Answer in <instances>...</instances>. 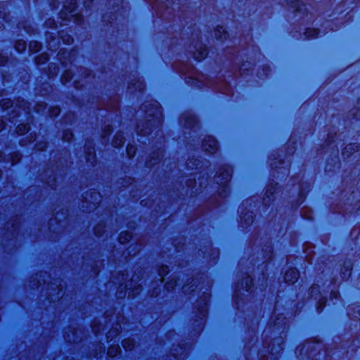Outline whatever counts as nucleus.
I'll list each match as a JSON object with an SVG mask.
<instances>
[{"label":"nucleus","instance_id":"1","mask_svg":"<svg viewBox=\"0 0 360 360\" xmlns=\"http://www.w3.org/2000/svg\"><path fill=\"white\" fill-rule=\"evenodd\" d=\"M276 303L274 315L262 334L264 349L258 353L259 360H276L283 350V338L287 328L286 318L278 313Z\"/></svg>","mask_w":360,"mask_h":360},{"label":"nucleus","instance_id":"2","mask_svg":"<svg viewBox=\"0 0 360 360\" xmlns=\"http://www.w3.org/2000/svg\"><path fill=\"white\" fill-rule=\"evenodd\" d=\"M142 109L146 113L147 126L146 128H141V126L139 125V134L147 136L155 129L159 132L162 123V112L160 104L156 101H148L143 105Z\"/></svg>","mask_w":360,"mask_h":360},{"label":"nucleus","instance_id":"3","mask_svg":"<svg viewBox=\"0 0 360 360\" xmlns=\"http://www.w3.org/2000/svg\"><path fill=\"white\" fill-rule=\"evenodd\" d=\"M121 279L120 278H117V281L114 280V276L112 278V282L118 284L119 286L117 288V298H122L126 295V290L123 291L122 289L128 290V297H134L136 295L139 294L141 290V284H139L136 285H133V282L135 281V276H133L132 279L129 281L127 283H126L124 286L123 282L126 281L127 275L125 274H122Z\"/></svg>","mask_w":360,"mask_h":360},{"label":"nucleus","instance_id":"4","mask_svg":"<svg viewBox=\"0 0 360 360\" xmlns=\"http://www.w3.org/2000/svg\"><path fill=\"white\" fill-rule=\"evenodd\" d=\"M200 32L193 30L191 32V37L188 38L190 42L189 52L192 53L193 58L197 60H201L207 56V49L200 41Z\"/></svg>","mask_w":360,"mask_h":360},{"label":"nucleus","instance_id":"5","mask_svg":"<svg viewBox=\"0 0 360 360\" xmlns=\"http://www.w3.org/2000/svg\"><path fill=\"white\" fill-rule=\"evenodd\" d=\"M210 297V294L203 292L200 299L197 301L195 309H196L195 317L196 326L198 330L200 331L204 326V319L207 315V305Z\"/></svg>","mask_w":360,"mask_h":360},{"label":"nucleus","instance_id":"6","mask_svg":"<svg viewBox=\"0 0 360 360\" xmlns=\"http://www.w3.org/2000/svg\"><path fill=\"white\" fill-rule=\"evenodd\" d=\"M232 168L229 165L222 166L218 174L215 176V181L219 185V195L224 197L226 195L229 191L228 184L232 176Z\"/></svg>","mask_w":360,"mask_h":360},{"label":"nucleus","instance_id":"7","mask_svg":"<svg viewBox=\"0 0 360 360\" xmlns=\"http://www.w3.org/2000/svg\"><path fill=\"white\" fill-rule=\"evenodd\" d=\"M77 3L76 0H68L65 2L63 8L60 13V18L68 21H73L79 23L82 20V15L80 13H73Z\"/></svg>","mask_w":360,"mask_h":360},{"label":"nucleus","instance_id":"8","mask_svg":"<svg viewBox=\"0 0 360 360\" xmlns=\"http://www.w3.org/2000/svg\"><path fill=\"white\" fill-rule=\"evenodd\" d=\"M82 207L85 208L86 212H90L91 210L96 209L101 200V197L100 193L96 191H89L86 193Z\"/></svg>","mask_w":360,"mask_h":360},{"label":"nucleus","instance_id":"9","mask_svg":"<svg viewBox=\"0 0 360 360\" xmlns=\"http://www.w3.org/2000/svg\"><path fill=\"white\" fill-rule=\"evenodd\" d=\"M309 294L311 297H314L315 300L318 299L319 297L317 303V311L318 313L321 312L326 305V299L320 293L319 286L318 285H313L309 290Z\"/></svg>","mask_w":360,"mask_h":360},{"label":"nucleus","instance_id":"10","mask_svg":"<svg viewBox=\"0 0 360 360\" xmlns=\"http://www.w3.org/2000/svg\"><path fill=\"white\" fill-rule=\"evenodd\" d=\"M204 150L210 153H214L218 150V143L212 136H206L202 143Z\"/></svg>","mask_w":360,"mask_h":360},{"label":"nucleus","instance_id":"11","mask_svg":"<svg viewBox=\"0 0 360 360\" xmlns=\"http://www.w3.org/2000/svg\"><path fill=\"white\" fill-rule=\"evenodd\" d=\"M20 222L18 219H14L11 223L6 224V232L5 233L6 238H14L18 233Z\"/></svg>","mask_w":360,"mask_h":360},{"label":"nucleus","instance_id":"12","mask_svg":"<svg viewBox=\"0 0 360 360\" xmlns=\"http://www.w3.org/2000/svg\"><path fill=\"white\" fill-rule=\"evenodd\" d=\"M46 41L48 43V47L51 51H56L60 46V38L56 37V33L46 32Z\"/></svg>","mask_w":360,"mask_h":360},{"label":"nucleus","instance_id":"13","mask_svg":"<svg viewBox=\"0 0 360 360\" xmlns=\"http://www.w3.org/2000/svg\"><path fill=\"white\" fill-rule=\"evenodd\" d=\"M169 272V269L167 266H162L159 271L158 274L159 276L161 277L160 279V284L158 285V287L155 288L153 290H150V295L152 297L158 296L160 292V285L163 283L164 278L163 277L166 276Z\"/></svg>","mask_w":360,"mask_h":360},{"label":"nucleus","instance_id":"14","mask_svg":"<svg viewBox=\"0 0 360 360\" xmlns=\"http://www.w3.org/2000/svg\"><path fill=\"white\" fill-rule=\"evenodd\" d=\"M278 186L277 184H271L268 185L265 195L263 198V202L264 205H267L270 202V201L274 200L275 198V194L277 193Z\"/></svg>","mask_w":360,"mask_h":360},{"label":"nucleus","instance_id":"15","mask_svg":"<svg viewBox=\"0 0 360 360\" xmlns=\"http://www.w3.org/2000/svg\"><path fill=\"white\" fill-rule=\"evenodd\" d=\"M49 290H51L54 292V293L50 292L48 295L47 300L49 302H54L60 297L63 298V294H62V288H60V285L52 284L49 288Z\"/></svg>","mask_w":360,"mask_h":360},{"label":"nucleus","instance_id":"16","mask_svg":"<svg viewBox=\"0 0 360 360\" xmlns=\"http://www.w3.org/2000/svg\"><path fill=\"white\" fill-rule=\"evenodd\" d=\"M181 120L184 122V124L186 128L194 129L198 124L196 117L190 113L183 115L181 117Z\"/></svg>","mask_w":360,"mask_h":360},{"label":"nucleus","instance_id":"17","mask_svg":"<svg viewBox=\"0 0 360 360\" xmlns=\"http://www.w3.org/2000/svg\"><path fill=\"white\" fill-rule=\"evenodd\" d=\"M86 153V162H90L92 165H94L96 160L95 149L91 143L88 142L84 146Z\"/></svg>","mask_w":360,"mask_h":360},{"label":"nucleus","instance_id":"18","mask_svg":"<svg viewBox=\"0 0 360 360\" xmlns=\"http://www.w3.org/2000/svg\"><path fill=\"white\" fill-rule=\"evenodd\" d=\"M163 148H159L158 152L156 153H154L150 160L147 161L146 166L148 167H153L159 164L163 157Z\"/></svg>","mask_w":360,"mask_h":360},{"label":"nucleus","instance_id":"19","mask_svg":"<svg viewBox=\"0 0 360 360\" xmlns=\"http://www.w3.org/2000/svg\"><path fill=\"white\" fill-rule=\"evenodd\" d=\"M64 338L66 342L75 343L81 340L75 328H70L65 331Z\"/></svg>","mask_w":360,"mask_h":360},{"label":"nucleus","instance_id":"20","mask_svg":"<svg viewBox=\"0 0 360 360\" xmlns=\"http://www.w3.org/2000/svg\"><path fill=\"white\" fill-rule=\"evenodd\" d=\"M58 59L61 61L62 64H67L68 62L72 63L73 51L68 52L66 50L60 49L58 53Z\"/></svg>","mask_w":360,"mask_h":360},{"label":"nucleus","instance_id":"21","mask_svg":"<svg viewBox=\"0 0 360 360\" xmlns=\"http://www.w3.org/2000/svg\"><path fill=\"white\" fill-rule=\"evenodd\" d=\"M299 277V272L296 269H288L284 276V280L286 283H295Z\"/></svg>","mask_w":360,"mask_h":360},{"label":"nucleus","instance_id":"22","mask_svg":"<svg viewBox=\"0 0 360 360\" xmlns=\"http://www.w3.org/2000/svg\"><path fill=\"white\" fill-rule=\"evenodd\" d=\"M360 149V145L358 143H351L347 145L342 151V155L344 157H350L354 155L356 152H358Z\"/></svg>","mask_w":360,"mask_h":360},{"label":"nucleus","instance_id":"23","mask_svg":"<svg viewBox=\"0 0 360 360\" xmlns=\"http://www.w3.org/2000/svg\"><path fill=\"white\" fill-rule=\"evenodd\" d=\"M352 262L350 260H346L341 268V274L342 279H347L350 274L352 269Z\"/></svg>","mask_w":360,"mask_h":360},{"label":"nucleus","instance_id":"24","mask_svg":"<svg viewBox=\"0 0 360 360\" xmlns=\"http://www.w3.org/2000/svg\"><path fill=\"white\" fill-rule=\"evenodd\" d=\"M145 88V84L140 78L131 81L129 89L134 91H142Z\"/></svg>","mask_w":360,"mask_h":360},{"label":"nucleus","instance_id":"25","mask_svg":"<svg viewBox=\"0 0 360 360\" xmlns=\"http://www.w3.org/2000/svg\"><path fill=\"white\" fill-rule=\"evenodd\" d=\"M203 163L198 158H192L187 162V168L188 170H198L202 168Z\"/></svg>","mask_w":360,"mask_h":360},{"label":"nucleus","instance_id":"26","mask_svg":"<svg viewBox=\"0 0 360 360\" xmlns=\"http://www.w3.org/2000/svg\"><path fill=\"white\" fill-rule=\"evenodd\" d=\"M124 143V138L123 136V133L118 132L115 134L114 136L113 141H112V146L115 148H120L122 146Z\"/></svg>","mask_w":360,"mask_h":360},{"label":"nucleus","instance_id":"27","mask_svg":"<svg viewBox=\"0 0 360 360\" xmlns=\"http://www.w3.org/2000/svg\"><path fill=\"white\" fill-rule=\"evenodd\" d=\"M243 214V212H240V218L243 222L245 225H249L253 222L254 220V214L253 212H247L244 215Z\"/></svg>","mask_w":360,"mask_h":360},{"label":"nucleus","instance_id":"28","mask_svg":"<svg viewBox=\"0 0 360 360\" xmlns=\"http://www.w3.org/2000/svg\"><path fill=\"white\" fill-rule=\"evenodd\" d=\"M214 35L218 40H221L226 38L227 32L223 26H218L214 31Z\"/></svg>","mask_w":360,"mask_h":360},{"label":"nucleus","instance_id":"29","mask_svg":"<svg viewBox=\"0 0 360 360\" xmlns=\"http://www.w3.org/2000/svg\"><path fill=\"white\" fill-rule=\"evenodd\" d=\"M57 34L60 39L65 44H70L73 41V38L63 30L58 32Z\"/></svg>","mask_w":360,"mask_h":360},{"label":"nucleus","instance_id":"30","mask_svg":"<svg viewBox=\"0 0 360 360\" xmlns=\"http://www.w3.org/2000/svg\"><path fill=\"white\" fill-rule=\"evenodd\" d=\"M122 328L121 325L117 326L115 328H112L107 333L106 337L108 340H112L115 338H116L120 333V330Z\"/></svg>","mask_w":360,"mask_h":360},{"label":"nucleus","instance_id":"31","mask_svg":"<svg viewBox=\"0 0 360 360\" xmlns=\"http://www.w3.org/2000/svg\"><path fill=\"white\" fill-rule=\"evenodd\" d=\"M15 108H18L19 110H22L25 113H27L30 110V103L26 102L24 99L18 100Z\"/></svg>","mask_w":360,"mask_h":360},{"label":"nucleus","instance_id":"32","mask_svg":"<svg viewBox=\"0 0 360 360\" xmlns=\"http://www.w3.org/2000/svg\"><path fill=\"white\" fill-rule=\"evenodd\" d=\"M121 352L120 347L117 345H112L109 347L108 349V356L112 358L118 355Z\"/></svg>","mask_w":360,"mask_h":360},{"label":"nucleus","instance_id":"33","mask_svg":"<svg viewBox=\"0 0 360 360\" xmlns=\"http://www.w3.org/2000/svg\"><path fill=\"white\" fill-rule=\"evenodd\" d=\"M94 233L97 236H102L107 233L106 226L104 224L101 223L94 227Z\"/></svg>","mask_w":360,"mask_h":360},{"label":"nucleus","instance_id":"34","mask_svg":"<svg viewBox=\"0 0 360 360\" xmlns=\"http://www.w3.org/2000/svg\"><path fill=\"white\" fill-rule=\"evenodd\" d=\"M286 1L295 9V11L301 12L302 11V7L304 6V4H302L301 0H286Z\"/></svg>","mask_w":360,"mask_h":360},{"label":"nucleus","instance_id":"35","mask_svg":"<svg viewBox=\"0 0 360 360\" xmlns=\"http://www.w3.org/2000/svg\"><path fill=\"white\" fill-rule=\"evenodd\" d=\"M132 236L130 232L129 231H122L120 233L119 236V241L122 244H124L128 243L131 239Z\"/></svg>","mask_w":360,"mask_h":360},{"label":"nucleus","instance_id":"36","mask_svg":"<svg viewBox=\"0 0 360 360\" xmlns=\"http://www.w3.org/2000/svg\"><path fill=\"white\" fill-rule=\"evenodd\" d=\"M135 346L134 340L131 338H127L122 341V347L127 351L131 350Z\"/></svg>","mask_w":360,"mask_h":360},{"label":"nucleus","instance_id":"37","mask_svg":"<svg viewBox=\"0 0 360 360\" xmlns=\"http://www.w3.org/2000/svg\"><path fill=\"white\" fill-rule=\"evenodd\" d=\"M319 31L316 29H311L308 28L304 32V35L307 39H313L316 38L319 36Z\"/></svg>","mask_w":360,"mask_h":360},{"label":"nucleus","instance_id":"38","mask_svg":"<svg viewBox=\"0 0 360 360\" xmlns=\"http://www.w3.org/2000/svg\"><path fill=\"white\" fill-rule=\"evenodd\" d=\"M252 285V278L247 276L242 281L241 285L243 288L245 289V291L249 292L251 290Z\"/></svg>","mask_w":360,"mask_h":360},{"label":"nucleus","instance_id":"39","mask_svg":"<svg viewBox=\"0 0 360 360\" xmlns=\"http://www.w3.org/2000/svg\"><path fill=\"white\" fill-rule=\"evenodd\" d=\"M73 77V74L72 70H65L61 77V82L63 84H65L66 83L69 82L72 78Z\"/></svg>","mask_w":360,"mask_h":360},{"label":"nucleus","instance_id":"40","mask_svg":"<svg viewBox=\"0 0 360 360\" xmlns=\"http://www.w3.org/2000/svg\"><path fill=\"white\" fill-rule=\"evenodd\" d=\"M41 49V44L37 41H31L29 44V49L32 53H36Z\"/></svg>","mask_w":360,"mask_h":360},{"label":"nucleus","instance_id":"41","mask_svg":"<svg viewBox=\"0 0 360 360\" xmlns=\"http://www.w3.org/2000/svg\"><path fill=\"white\" fill-rule=\"evenodd\" d=\"M208 248H209V250L211 252L210 255V253L208 252H207V251L201 250L202 252L203 255H205L204 257H207V258L210 257V258H212L213 259H216L218 257L219 252L217 250H216L212 249L211 245H210L208 247Z\"/></svg>","mask_w":360,"mask_h":360},{"label":"nucleus","instance_id":"42","mask_svg":"<svg viewBox=\"0 0 360 360\" xmlns=\"http://www.w3.org/2000/svg\"><path fill=\"white\" fill-rule=\"evenodd\" d=\"M301 214L306 219H311L313 213L310 208L304 207L301 210Z\"/></svg>","mask_w":360,"mask_h":360},{"label":"nucleus","instance_id":"43","mask_svg":"<svg viewBox=\"0 0 360 360\" xmlns=\"http://www.w3.org/2000/svg\"><path fill=\"white\" fill-rule=\"evenodd\" d=\"M30 129V127L26 124H20L16 127V132L19 135L25 134Z\"/></svg>","mask_w":360,"mask_h":360},{"label":"nucleus","instance_id":"44","mask_svg":"<svg viewBox=\"0 0 360 360\" xmlns=\"http://www.w3.org/2000/svg\"><path fill=\"white\" fill-rule=\"evenodd\" d=\"M263 251L265 252L264 258L266 259V261L271 260L273 255L271 245H265L264 248H263Z\"/></svg>","mask_w":360,"mask_h":360},{"label":"nucleus","instance_id":"45","mask_svg":"<svg viewBox=\"0 0 360 360\" xmlns=\"http://www.w3.org/2000/svg\"><path fill=\"white\" fill-rule=\"evenodd\" d=\"M49 54L46 53H44L36 57L35 61L38 65L43 64L46 63L49 60Z\"/></svg>","mask_w":360,"mask_h":360},{"label":"nucleus","instance_id":"46","mask_svg":"<svg viewBox=\"0 0 360 360\" xmlns=\"http://www.w3.org/2000/svg\"><path fill=\"white\" fill-rule=\"evenodd\" d=\"M178 285H180L179 283H178V280L175 278H172L170 281H167L165 283V287L167 290H171Z\"/></svg>","mask_w":360,"mask_h":360},{"label":"nucleus","instance_id":"47","mask_svg":"<svg viewBox=\"0 0 360 360\" xmlns=\"http://www.w3.org/2000/svg\"><path fill=\"white\" fill-rule=\"evenodd\" d=\"M27 44L24 40H18L15 44V49L18 52L25 50Z\"/></svg>","mask_w":360,"mask_h":360},{"label":"nucleus","instance_id":"48","mask_svg":"<svg viewBox=\"0 0 360 360\" xmlns=\"http://www.w3.org/2000/svg\"><path fill=\"white\" fill-rule=\"evenodd\" d=\"M57 177L54 174L53 176H49V179L46 180V184L50 186L52 189L55 190L56 189L57 186Z\"/></svg>","mask_w":360,"mask_h":360},{"label":"nucleus","instance_id":"49","mask_svg":"<svg viewBox=\"0 0 360 360\" xmlns=\"http://www.w3.org/2000/svg\"><path fill=\"white\" fill-rule=\"evenodd\" d=\"M0 105L6 110L13 106V101L9 98H4L0 101Z\"/></svg>","mask_w":360,"mask_h":360},{"label":"nucleus","instance_id":"50","mask_svg":"<svg viewBox=\"0 0 360 360\" xmlns=\"http://www.w3.org/2000/svg\"><path fill=\"white\" fill-rule=\"evenodd\" d=\"M136 149L133 145H128L127 148V153L129 158H132L136 155Z\"/></svg>","mask_w":360,"mask_h":360},{"label":"nucleus","instance_id":"51","mask_svg":"<svg viewBox=\"0 0 360 360\" xmlns=\"http://www.w3.org/2000/svg\"><path fill=\"white\" fill-rule=\"evenodd\" d=\"M45 26L47 28H50L51 30H56L57 28L56 23L53 19H49L45 22Z\"/></svg>","mask_w":360,"mask_h":360},{"label":"nucleus","instance_id":"52","mask_svg":"<svg viewBox=\"0 0 360 360\" xmlns=\"http://www.w3.org/2000/svg\"><path fill=\"white\" fill-rule=\"evenodd\" d=\"M10 158H11L12 165H14L20 161V160L21 159V155L20 153L15 152V153L11 154Z\"/></svg>","mask_w":360,"mask_h":360},{"label":"nucleus","instance_id":"53","mask_svg":"<svg viewBox=\"0 0 360 360\" xmlns=\"http://www.w3.org/2000/svg\"><path fill=\"white\" fill-rule=\"evenodd\" d=\"M73 137V134L70 130H66L63 135V139L65 141L70 142Z\"/></svg>","mask_w":360,"mask_h":360},{"label":"nucleus","instance_id":"54","mask_svg":"<svg viewBox=\"0 0 360 360\" xmlns=\"http://www.w3.org/2000/svg\"><path fill=\"white\" fill-rule=\"evenodd\" d=\"M60 109L58 106H53L49 108V113L51 117H56L59 115Z\"/></svg>","mask_w":360,"mask_h":360},{"label":"nucleus","instance_id":"55","mask_svg":"<svg viewBox=\"0 0 360 360\" xmlns=\"http://www.w3.org/2000/svg\"><path fill=\"white\" fill-rule=\"evenodd\" d=\"M46 108V104L45 103H38L34 106V110L37 112H43Z\"/></svg>","mask_w":360,"mask_h":360},{"label":"nucleus","instance_id":"56","mask_svg":"<svg viewBox=\"0 0 360 360\" xmlns=\"http://www.w3.org/2000/svg\"><path fill=\"white\" fill-rule=\"evenodd\" d=\"M297 189H299V190H300V193H299V200H298L297 205H300V204L304 201V190H303V188L300 187V185H298V186H297Z\"/></svg>","mask_w":360,"mask_h":360},{"label":"nucleus","instance_id":"57","mask_svg":"<svg viewBox=\"0 0 360 360\" xmlns=\"http://www.w3.org/2000/svg\"><path fill=\"white\" fill-rule=\"evenodd\" d=\"M112 131V128L111 126L108 125L107 127H105L103 131V138L105 139V137H107L108 135L111 134Z\"/></svg>","mask_w":360,"mask_h":360},{"label":"nucleus","instance_id":"58","mask_svg":"<svg viewBox=\"0 0 360 360\" xmlns=\"http://www.w3.org/2000/svg\"><path fill=\"white\" fill-rule=\"evenodd\" d=\"M335 136H336L335 134L334 135L329 134L328 138L326 142V145L330 146L332 143H335Z\"/></svg>","mask_w":360,"mask_h":360},{"label":"nucleus","instance_id":"59","mask_svg":"<svg viewBox=\"0 0 360 360\" xmlns=\"http://www.w3.org/2000/svg\"><path fill=\"white\" fill-rule=\"evenodd\" d=\"M339 292L337 290H332L330 292V299L333 300V299L338 300L339 298Z\"/></svg>","mask_w":360,"mask_h":360},{"label":"nucleus","instance_id":"60","mask_svg":"<svg viewBox=\"0 0 360 360\" xmlns=\"http://www.w3.org/2000/svg\"><path fill=\"white\" fill-rule=\"evenodd\" d=\"M47 146L46 143H39L37 145L36 148L38 150H44Z\"/></svg>","mask_w":360,"mask_h":360},{"label":"nucleus","instance_id":"61","mask_svg":"<svg viewBox=\"0 0 360 360\" xmlns=\"http://www.w3.org/2000/svg\"><path fill=\"white\" fill-rule=\"evenodd\" d=\"M238 290L236 289L235 293L233 295V300H234L236 304L237 305V307L238 308L239 307V301H238Z\"/></svg>","mask_w":360,"mask_h":360},{"label":"nucleus","instance_id":"62","mask_svg":"<svg viewBox=\"0 0 360 360\" xmlns=\"http://www.w3.org/2000/svg\"><path fill=\"white\" fill-rule=\"evenodd\" d=\"M118 106H119V104H118V102L117 101H113V104L112 106L110 105H108V110H117L118 109Z\"/></svg>","mask_w":360,"mask_h":360},{"label":"nucleus","instance_id":"63","mask_svg":"<svg viewBox=\"0 0 360 360\" xmlns=\"http://www.w3.org/2000/svg\"><path fill=\"white\" fill-rule=\"evenodd\" d=\"M61 221V219L59 217V213L57 212L55 215V217L54 219H51L49 220V224L50 225H52L53 224L54 221Z\"/></svg>","mask_w":360,"mask_h":360},{"label":"nucleus","instance_id":"64","mask_svg":"<svg viewBox=\"0 0 360 360\" xmlns=\"http://www.w3.org/2000/svg\"><path fill=\"white\" fill-rule=\"evenodd\" d=\"M7 61V58L0 54V66L4 65Z\"/></svg>","mask_w":360,"mask_h":360}]
</instances>
